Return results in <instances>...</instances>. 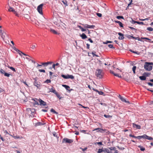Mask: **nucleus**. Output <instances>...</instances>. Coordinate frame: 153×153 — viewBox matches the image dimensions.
<instances>
[{
  "label": "nucleus",
  "instance_id": "338daca9",
  "mask_svg": "<svg viewBox=\"0 0 153 153\" xmlns=\"http://www.w3.org/2000/svg\"><path fill=\"white\" fill-rule=\"evenodd\" d=\"M86 45L87 46V48L88 49H89L90 48V45L88 44H87Z\"/></svg>",
  "mask_w": 153,
  "mask_h": 153
},
{
  "label": "nucleus",
  "instance_id": "c85d7f7f",
  "mask_svg": "<svg viewBox=\"0 0 153 153\" xmlns=\"http://www.w3.org/2000/svg\"><path fill=\"white\" fill-rule=\"evenodd\" d=\"M138 147L140 148V150L142 151H144L145 150V148L141 146H139Z\"/></svg>",
  "mask_w": 153,
  "mask_h": 153
},
{
  "label": "nucleus",
  "instance_id": "603ef678",
  "mask_svg": "<svg viewBox=\"0 0 153 153\" xmlns=\"http://www.w3.org/2000/svg\"><path fill=\"white\" fill-rule=\"evenodd\" d=\"M97 15L99 17H101L102 16V14L100 13H97Z\"/></svg>",
  "mask_w": 153,
  "mask_h": 153
},
{
  "label": "nucleus",
  "instance_id": "4d7b16f0",
  "mask_svg": "<svg viewBox=\"0 0 153 153\" xmlns=\"http://www.w3.org/2000/svg\"><path fill=\"white\" fill-rule=\"evenodd\" d=\"M80 149H82V150L83 151H84L86 150L87 149V147H85V148L84 149H83V148H80Z\"/></svg>",
  "mask_w": 153,
  "mask_h": 153
},
{
  "label": "nucleus",
  "instance_id": "72a5a7b5",
  "mask_svg": "<svg viewBox=\"0 0 153 153\" xmlns=\"http://www.w3.org/2000/svg\"><path fill=\"white\" fill-rule=\"evenodd\" d=\"M62 2H63V4H64L66 6H68V4H67V1H64L63 0L62 1Z\"/></svg>",
  "mask_w": 153,
  "mask_h": 153
},
{
  "label": "nucleus",
  "instance_id": "a19ab883",
  "mask_svg": "<svg viewBox=\"0 0 153 153\" xmlns=\"http://www.w3.org/2000/svg\"><path fill=\"white\" fill-rule=\"evenodd\" d=\"M39 71L40 72L45 73V71L44 69H39Z\"/></svg>",
  "mask_w": 153,
  "mask_h": 153
},
{
  "label": "nucleus",
  "instance_id": "20e7f679",
  "mask_svg": "<svg viewBox=\"0 0 153 153\" xmlns=\"http://www.w3.org/2000/svg\"><path fill=\"white\" fill-rule=\"evenodd\" d=\"M14 5H16V3L14 1L12 0H9L7 3V6L9 8L13 7L14 6Z\"/></svg>",
  "mask_w": 153,
  "mask_h": 153
},
{
  "label": "nucleus",
  "instance_id": "6ab92c4d",
  "mask_svg": "<svg viewBox=\"0 0 153 153\" xmlns=\"http://www.w3.org/2000/svg\"><path fill=\"white\" fill-rule=\"evenodd\" d=\"M6 34V33L4 32L1 34V37L3 39H4L5 38V35Z\"/></svg>",
  "mask_w": 153,
  "mask_h": 153
},
{
  "label": "nucleus",
  "instance_id": "774afa93",
  "mask_svg": "<svg viewBox=\"0 0 153 153\" xmlns=\"http://www.w3.org/2000/svg\"><path fill=\"white\" fill-rule=\"evenodd\" d=\"M26 59H27L29 61H30L31 60V59L27 57H26Z\"/></svg>",
  "mask_w": 153,
  "mask_h": 153
},
{
  "label": "nucleus",
  "instance_id": "ea45409f",
  "mask_svg": "<svg viewBox=\"0 0 153 153\" xmlns=\"http://www.w3.org/2000/svg\"><path fill=\"white\" fill-rule=\"evenodd\" d=\"M98 93L100 95H103L104 93L101 91H97Z\"/></svg>",
  "mask_w": 153,
  "mask_h": 153
},
{
  "label": "nucleus",
  "instance_id": "aec40b11",
  "mask_svg": "<svg viewBox=\"0 0 153 153\" xmlns=\"http://www.w3.org/2000/svg\"><path fill=\"white\" fill-rule=\"evenodd\" d=\"M80 36L82 37V39H85L87 38V36L86 35L83 33L81 36Z\"/></svg>",
  "mask_w": 153,
  "mask_h": 153
},
{
  "label": "nucleus",
  "instance_id": "6e6d98bb",
  "mask_svg": "<svg viewBox=\"0 0 153 153\" xmlns=\"http://www.w3.org/2000/svg\"><path fill=\"white\" fill-rule=\"evenodd\" d=\"M149 75V73H144L143 74V75H144L146 76H148Z\"/></svg>",
  "mask_w": 153,
  "mask_h": 153
},
{
  "label": "nucleus",
  "instance_id": "b1692460",
  "mask_svg": "<svg viewBox=\"0 0 153 153\" xmlns=\"http://www.w3.org/2000/svg\"><path fill=\"white\" fill-rule=\"evenodd\" d=\"M62 86L63 87H65V89L67 90H68V88H70V87L68 86L65 85H63Z\"/></svg>",
  "mask_w": 153,
  "mask_h": 153
},
{
  "label": "nucleus",
  "instance_id": "39448f33",
  "mask_svg": "<svg viewBox=\"0 0 153 153\" xmlns=\"http://www.w3.org/2000/svg\"><path fill=\"white\" fill-rule=\"evenodd\" d=\"M73 142V140L71 139H69L67 138H64L62 140V143H64L65 142V143H71Z\"/></svg>",
  "mask_w": 153,
  "mask_h": 153
},
{
  "label": "nucleus",
  "instance_id": "0eeeda50",
  "mask_svg": "<svg viewBox=\"0 0 153 153\" xmlns=\"http://www.w3.org/2000/svg\"><path fill=\"white\" fill-rule=\"evenodd\" d=\"M62 76L64 79H68L70 78L71 79H73L74 78V77L72 75H62Z\"/></svg>",
  "mask_w": 153,
  "mask_h": 153
},
{
  "label": "nucleus",
  "instance_id": "f03ea898",
  "mask_svg": "<svg viewBox=\"0 0 153 153\" xmlns=\"http://www.w3.org/2000/svg\"><path fill=\"white\" fill-rule=\"evenodd\" d=\"M95 74L96 76L100 79L102 78L103 75L102 70L100 69H97L96 71Z\"/></svg>",
  "mask_w": 153,
  "mask_h": 153
},
{
  "label": "nucleus",
  "instance_id": "79ce46f5",
  "mask_svg": "<svg viewBox=\"0 0 153 153\" xmlns=\"http://www.w3.org/2000/svg\"><path fill=\"white\" fill-rule=\"evenodd\" d=\"M10 69H11L13 71H15V72L16 71V70L15 69L13 68V67H8Z\"/></svg>",
  "mask_w": 153,
  "mask_h": 153
},
{
  "label": "nucleus",
  "instance_id": "f257e3e1",
  "mask_svg": "<svg viewBox=\"0 0 153 153\" xmlns=\"http://www.w3.org/2000/svg\"><path fill=\"white\" fill-rule=\"evenodd\" d=\"M23 6H20L19 7H16V10L14 9L13 7L8 8V11L9 12H13L16 16H18V13H20L21 11L23 10Z\"/></svg>",
  "mask_w": 153,
  "mask_h": 153
},
{
  "label": "nucleus",
  "instance_id": "8fccbe9b",
  "mask_svg": "<svg viewBox=\"0 0 153 153\" xmlns=\"http://www.w3.org/2000/svg\"><path fill=\"white\" fill-rule=\"evenodd\" d=\"M13 138L15 139L19 138L20 137L19 136H12Z\"/></svg>",
  "mask_w": 153,
  "mask_h": 153
},
{
  "label": "nucleus",
  "instance_id": "4c0bfd02",
  "mask_svg": "<svg viewBox=\"0 0 153 153\" xmlns=\"http://www.w3.org/2000/svg\"><path fill=\"white\" fill-rule=\"evenodd\" d=\"M0 72L1 74H4L5 71L2 69H0Z\"/></svg>",
  "mask_w": 153,
  "mask_h": 153
},
{
  "label": "nucleus",
  "instance_id": "052dcab7",
  "mask_svg": "<svg viewBox=\"0 0 153 153\" xmlns=\"http://www.w3.org/2000/svg\"><path fill=\"white\" fill-rule=\"evenodd\" d=\"M56 66H57L58 67H59V64L58 63H56V64H55Z\"/></svg>",
  "mask_w": 153,
  "mask_h": 153
},
{
  "label": "nucleus",
  "instance_id": "412c9836",
  "mask_svg": "<svg viewBox=\"0 0 153 153\" xmlns=\"http://www.w3.org/2000/svg\"><path fill=\"white\" fill-rule=\"evenodd\" d=\"M139 78L141 80H145L146 79V77L144 76H140Z\"/></svg>",
  "mask_w": 153,
  "mask_h": 153
},
{
  "label": "nucleus",
  "instance_id": "473e14b6",
  "mask_svg": "<svg viewBox=\"0 0 153 153\" xmlns=\"http://www.w3.org/2000/svg\"><path fill=\"white\" fill-rule=\"evenodd\" d=\"M104 117L105 118H109V117H112V116L110 115H107L106 114L104 115Z\"/></svg>",
  "mask_w": 153,
  "mask_h": 153
},
{
  "label": "nucleus",
  "instance_id": "49530a36",
  "mask_svg": "<svg viewBox=\"0 0 153 153\" xmlns=\"http://www.w3.org/2000/svg\"><path fill=\"white\" fill-rule=\"evenodd\" d=\"M4 75L6 76L9 77L10 76V74L8 73L5 72L4 74Z\"/></svg>",
  "mask_w": 153,
  "mask_h": 153
},
{
  "label": "nucleus",
  "instance_id": "6e6552de",
  "mask_svg": "<svg viewBox=\"0 0 153 153\" xmlns=\"http://www.w3.org/2000/svg\"><path fill=\"white\" fill-rule=\"evenodd\" d=\"M53 22L54 24L57 26H60V23L62 22L61 21H58L55 18L54 19Z\"/></svg>",
  "mask_w": 153,
  "mask_h": 153
},
{
  "label": "nucleus",
  "instance_id": "9b49d317",
  "mask_svg": "<svg viewBox=\"0 0 153 153\" xmlns=\"http://www.w3.org/2000/svg\"><path fill=\"white\" fill-rule=\"evenodd\" d=\"M35 81L34 82V85L36 86L37 88H39L40 86V84L39 82H38L36 79H34Z\"/></svg>",
  "mask_w": 153,
  "mask_h": 153
},
{
  "label": "nucleus",
  "instance_id": "864d4df0",
  "mask_svg": "<svg viewBox=\"0 0 153 153\" xmlns=\"http://www.w3.org/2000/svg\"><path fill=\"white\" fill-rule=\"evenodd\" d=\"M129 28L131 29L132 30H134L135 31H136V29L135 28L133 27H129Z\"/></svg>",
  "mask_w": 153,
  "mask_h": 153
},
{
  "label": "nucleus",
  "instance_id": "5701e85b",
  "mask_svg": "<svg viewBox=\"0 0 153 153\" xmlns=\"http://www.w3.org/2000/svg\"><path fill=\"white\" fill-rule=\"evenodd\" d=\"M50 31L51 32H52V33H53L54 34H58V33H57V32H56L55 30H54L53 29H50Z\"/></svg>",
  "mask_w": 153,
  "mask_h": 153
},
{
  "label": "nucleus",
  "instance_id": "bb28decb",
  "mask_svg": "<svg viewBox=\"0 0 153 153\" xmlns=\"http://www.w3.org/2000/svg\"><path fill=\"white\" fill-rule=\"evenodd\" d=\"M136 66H133L132 68V71H133V73L134 74H135V70L136 69Z\"/></svg>",
  "mask_w": 153,
  "mask_h": 153
},
{
  "label": "nucleus",
  "instance_id": "0e129e2a",
  "mask_svg": "<svg viewBox=\"0 0 153 153\" xmlns=\"http://www.w3.org/2000/svg\"><path fill=\"white\" fill-rule=\"evenodd\" d=\"M123 102L127 103H129V102L128 101L126 100L125 99Z\"/></svg>",
  "mask_w": 153,
  "mask_h": 153
},
{
  "label": "nucleus",
  "instance_id": "09e8293b",
  "mask_svg": "<svg viewBox=\"0 0 153 153\" xmlns=\"http://www.w3.org/2000/svg\"><path fill=\"white\" fill-rule=\"evenodd\" d=\"M95 144H97L98 145H102V142H97V143H95Z\"/></svg>",
  "mask_w": 153,
  "mask_h": 153
},
{
  "label": "nucleus",
  "instance_id": "a18cd8bd",
  "mask_svg": "<svg viewBox=\"0 0 153 153\" xmlns=\"http://www.w3.org/2000/svg\"><path fill=\"white\" fill-rule=\"evenodd\" d=\"M55 94L56 95L57 97L58 98H59V99H60L61 98V97H60V95L59 94L57 93Z\"/></svg>",
  "mask_w": 153,
  "mask_h": 153
},
{
  "label": "nucleus",
  "instance_id": "58836bf2",
  "mask_svg": "<svg viewBox=\"0 0 153 153\" xmlns=\"http://www.w3.org/2000/svg\"><path fill=\"white\" fill-rule=\"evenodd\" d=\"M147 135L146 134H144L142 136H141V138L146 139Z\"/></svg>",
  "mask_w": 153,
  "mask_h": 153
},
{
  "label": "nucleus",
  "instance_id": "2f4dec72",
  "mask_svg": "<svg viewBox=\"0 0 153 153\" xmlns=\"http://www.w3.org/2000/svg\"><path fill=\"white\" fill-rule=\"evenodd\" d=\"M102 152H103V149H98L97 152L98 153H100Z\"/></svg>",
  "mask_w": 153,
  "mask_h": 153
},
{
  "label": "nucleus",
  "instance_id": "9d476101",
  "mask_svg": "<svg viewBox=\"0 0 153 153\" xmlns=\"http://www.w3.org/2000/svg\"><path fill=\"white\" fill-rule=\"evenodd\" d=\"M53 63L52 62H42L41 64L44 67H46L49 64H51Z\"/></svg>",
  "mask_w": 153,
  "mask_h": 153
},
{
  "label": "nucleus",
  "instance_id": "c03bdc74",
  "mask_svg": "<svg viewBox=\"0 0 153 153\" xmlns=\"http://www.w3.org/2000/svg\"><path fill=\"white\" fill-rule=\"evenodd\" d=\"M108 46L109 48H114V47H113V45L111 44H109L108 45Z\"/></svg>",
  "mask_w": 153,
  "mask_h": 153
},
{
  "label": "nucleus",
  "instance_id": "7ed1b4c3",
  "mask_svg": "<svg viewBox=\"0 0 153 153\" xmlns=\"http://www.w3.org/2000/svg\"><path fill=\"white\" fill-rule=\"evenodd\" d=\"M152 63L146 62L145 64L144 65V68L146 70L150 71L152 70V67L151 65H152Z\"/></svg>",
  "mask_w": 153,
  "mask_h": 153
},
{
  "label": "nucleus",
  "instance_id": "cd10ccee",
  "mask_svg": "<svg viewBox=\"0 0 153 153\" xmlns=\"http://www.w3.org/2000/svg\"><path fill=\"white\" fill-rule=\"evenodd\" d=\"M51 112H53V113L56 114H58V113L56 112L55 110H54L53 108H52L51 110Z\"/></svg>",
  "mask_w": 153,
  "mask_h": 153
},
{
  "label": "nucleus",
  "instance_id": "a211bd4d",
  "mask_svg": "<svg viewBox=\"0 0 153 153\" xmlns=\"http://www.w3.org/2000/svg\"><path fill=\"white\" fill-rule=\"evenodd\" d=\"M114 22L118 23L120 27H123V25L120 22L118 21L114 20Z\"/></svg>",
  "mask_w": 153,
  "mask_h": 153
},
{
  "label": "nucleus",
  "instance_id": "7c9ffc66",
  "mask_svg": "<svg viewBox=\"0 0 153 153\" xmlns=\"http://www.w3.org/2000/svg\"><path fill=\"white\" fill-rule=\"evenodd\" d=\"M116 18L117 19H124V17L123 16H117L116 17Z\"/></svg>",
  "mask_w": 153,
  "mask_h": 153
},
{
  "label": "nucleus",
  "instance_id": "423d86ee",
  "mask_svg": "<svg viewBox=\"0 0 153 153\" xmlns=\"http://www.w3.org/2000/svg\"><path fill=\"white\" fill-rule=\"evenodd\" d=\"M43 5V4H41L37 7V11L41 14H42V9Z\"/></svg>",
  "mask_w": 153,
  "mask_h": 153
},
{
  "label": "nucleus",
  "instance_id": "680f3d73",
  "mask_svg": "<svg viewBox=\"0 0 153 153\" xmlns=\"http://www.w3.org/2000/svg\"><path fill=\"white\" fill-rule=\"evenodd\" d=\"M55 65L54 64H53L52 65V68H53L54 70L55 69Z\"/></svg>",
  "mask_w": 153,
  "mask_h": 153
},
{
  "label": "nucleus",
  "instance_id": "de8ad7c7",
  "mask_svg": "<svg viewBox=\"0 0 153 153\" xmlns=\"http://www.w3.org/2000/svg\"><path fill=\"white\" fill-rule=\"evenodd\" d=\"M112 42L111 41H107L106 42H103V43L104 44H107L108 43H111Z\"/></svg>",
  "mask_w": 153,
  "mask_h": 153
},
{
  "label": "nucleus",
  "instance_id": "bf43d9fd",
  "mask_svg": "<svg viewBox=\"0 0 153 153\" xmlns=\"http://www.w3.org/2000/svg\"><path fill=\"white\" fill-rule=\"evenodd\" d=\"M92 54L93 56H96L97 57H98L99 56L95 54L94 53H93V52H92Z\"/></svg>",
  "mask_w": 153,
  "mask_h": 153
},
{
  "label": "nucleus",
  "instance_id": "37998d69",
  "mask_svg": "<svg viewBox=\"0 0 153 153\" xmlns=\"http://www.w3.org/2000/svg\"><path fill=\"white\" fill-rule=\"evenodd\" d=\"M43 125V124L41 122H38V123H37L36 124V126H40V125Z\"/></svg>",
  "mask_w": 153,
  "mask_h": 153
},
{
  "label": "nucleus",
  "instance_id": "2eb2a0df",
  "mask_svg": "<svg viewBox=\"0 0 153 153\" xmlns=\"http://www.w3.org/2000/svg\"><path fill=\"white\" fill-rule=\"evenodd\" d=\"M110 72L111 74H113L114 76L118 77L119 78H121L122 76L121 75H119L118 74L114 73L113 71L110 70Z\"/></svg>",
  "mask_w": 153,
  "mask_h": 153
},
{
  "label": "nucleus",
  "instance_id": "f8f14e48",
  "mask_svg": "<svg viewBox=\"0 0 153 153\" xmlns=\"http://www.w3.org/2000/svg\"><path fill=\"white\" fill-rule=\"evenodd\" d=\"M84 27L85 28H94L95 27L94 25H90L88 24H85L84 25Z\"/></svg>",
  "mask_w": 153,
  "mask_h": 153
},
{
  "label": "nucleus",
  "instance_id": "5fc2aeb1",
  "mask_svg": "<svg viewBox=\"0 0 153 153\" xmlns=\"http://www.w3.org/2000/svg\"><path fill=\"white\" fill-rule=\"evenodd\" d=\"M147 83L149 85L151 86H152L153 85V84L149 82H147Z\"/></svg>",
  "mask_w": 153,
  "mask_h": 153
},
{
  "label": "nucleus",
  "instance_id": "f704fd0d",
  "mask_svg": "<svg viewBox=\"0 0 153 153\" xmlns=\"http://www.w3.org/2000/svg\"><path fill=\"white\" fill-rule=\"evenodd\" d=\"M119 98L123 102L124 100L125 99L122 97L120 95H119Z\"/></svg>",
  "mask_w": 153,
  "mask_h": 153
},
{
  "label": "nucleus",
  "instance_id": "e433bc0d",
  "mask_svg": "<svg viewBox=\"0 0 153 153\" xmlns=\"http://www.w3.org/2000/svg\"><path fill=\"white\" fill-rule=\"evenodd\" d=\"M147 29L149 31H152L153 30V28L151 27H149L147 28Z\"/></svg>",
  "mask_w": 153,
  "mask_h": 153
},
{
  "label": "nucleus",
  "instance_id": "a878e982",
  "mask_svg": "<svg viewBox=\"0 0 153 153\" xmlns=\"http://www.w3.org/2000/svg\"><path fill=\"white\" fill-rule=\"evenodd\" d=\"M78 27L82 31H85L86 30L85 29H84L82 27L80 26H78Z\"/></svg>",
  "mask_w": 153,
  "mask_h": 153
},
{
  "label": "nucleus",
  "instance_id": "393cba45",
  "mask_svg": "<svg viewBox=\"0 0 153 153\" xmlns=\"http://www.w3.org/2000/svg\"><path fill=\"white\" fill-rule=\"evenodd\" d=\"M36 46H37V44L36 43H34V45H31L32 46L31 47V48L32 49H34L36 48Z\"/></svg>",
  "mask_w": 153,
  "mask_h": 153
},
{
  "label": "nucleus",
  "instance_id": "ddd939ff",
  "mask_svg": "<svg viewBox=\"0 0 153 153\" xmlns=\"http://www.w3.org/2000/svg\"><path fill=\"white\" fill-rule=\"evenodd\" d=\"M118 34L120 36L118 37L119 39L120 40L123 39L124 38L123 36V34L121 33H118Z\"/></svg>",
  "mask_w": 153,
  "mask_h": 153
},
{
  "label": "nucleus",
  "instance_id": "c9c22d12",
  "mask_svg": "<svg viewBox=\"0 0 153 153\" xmlns=\"http://www.w3.org/2000/svg\"><path fill=\"white\" fill-rule=\"evenodd\" d=\"M136 22V23H137L139 25H143L144 24V23L143 22L137 21V22Z\"/></svg>",
  "mask_w": 153,
  "mask_h": 153
},
{
  "label": "nucleus",
  "instance_id": "4be33fe9",
  "mask_svg": "<svg viewBox=\"0 0 153 153\" xmlns=\"http://www.w3.org/2000/svg\"><path fill=\"white\" fill-rule=\"evenodd\" d=\"M50 91L52 92L55 94L57 93L56 90L52 88L50 89Z\"/></svg>",
  "mask_w": 153,
  "mask_h": 153
},
{
  "label": "nucleus",
  "instance_id": "dca6fc26",
  "mask_svg": "<svg viewBox=\"0 0 153 153\" xmlns=\"http://www.w3.org/2000/svg\"><path fill=\"white\" fill-rule=\"evenodd\" d=\"M96 130H98L97 132H103V131L105 130L103 129L100 128H97L95 129L94 130H93V131H96Z\"/></svg>",
  "mask_w": 153,
  "mask_h": 153
},
{
  "label": "nucleus",
  "instance_id": "f3484780",
  "mask_svg": "<svg viewBox=\"0 0 153 153\" xmlns=\"http://www.w3.org/2000/svg\"><path fill=\"white\" fill-rule=\"evenodd\" d=\"M103 152L104 153H113L112 152H110L109 150L107 149H104Z\"/></svg>",
  "mask_w": 153,
  "mask_h": 153
},
{
  "label": "nucleus",
  "instance_id": "4468645a",
  "mask_svg": "<svg viewBox=\"0 0 153 153\" xmlns=\"http://www.w3.org/2000/svg\"><path fill=\"white\" fill-rule=\"evenodd\" d=\"M132 125H133V127L134 128H136L138 129H140L141 128L140 126L139 125H137L134 123H133L132 124Z\"/></svg>",
  "mask_w": 153,
  "mask_h": 153
},
{
  "label": "nucleus",
  "instance_id": "c756f323",
  "mask_svg": "<svg viewBox=\"0 0 153 153\" xmlns=\"http://www.w3.org/2000/svg\"><path fill=\"white\" fill-rule=\"evenodd\" d=\"M148 140H153V138L152 137L149 136L147 135V137H146V139Z\"/></svg>",
  "mask_w": 153,
  "mask_h": 153
},
{
  "label": "nucleus",
  "instance_id": "e2e57ef3",
  "mask_svg": "<svg viewBox=\"0 0 153 153\" xmlns=\"http://www.w3.org/2000/svg\"><path fill=\"white\" fill-rule=\"evenodd\" d=\"M136 138H138V139H141V136L136 137Z\"/></svg>",
  "mask_w": 153,
  "mask_h": 153
},
{
  "label": "nucleus",
  "instance_id": "3c124183",
  "mask_svg": "<svg viewBox=\"0 0 153 153\" xmlns=\"http://www.w3.org/2000/svg\"><path fill=\"white\" fill-rule=\"evenodd\" d=\"M51 81L50 79H47L45 81V82L47 83H49L51 82Z\"/></svg>",
  "mask_w": 153,
  "mask_h": 153
},
{
  "label": "nucleus",
  "instance_id": "13d9d810",
  "mask_svg": "<svg viewBox=\"0 0 153 153\" xmlns=\"http://www.w3.org/2000/svg\"><path fill=\"white\" fill-rule=\"evenodd\" d=\"M79 105H81L83 108H88V109L89 108L88 107H84V106H82V105L81 104H79Z\"/></svg>",
  "mask_w": 153,
  "mask_h": 153
},
{
  "label": "nucleus",
  "instance_id": "69168bd1",
  "mask_svg": "<svg viewBox=\"0 0 153 153\" xmlns=\"http://www.w3.org/2000/svg\"><path fill=\"white\" fill-rule=\"evenodd\" d=\"M127 37L128 38L130 39L132 37L131 36H130V35H128V36H127Z\"/></svg>",
  "mask_w": 153,
  "mask_h": 153
},
{
  "label": "nucleus",
  "instance_id": "1a4fd4ad",
  "mask_svg": "<svg viewBox=\"0 0 153 153\" xmlns=\"http://www.w3.org/2000/svg\"><path fill=\"white\" fill-rule=\"evenodd\" d=\"M39 101L40 103V105L41 106H45L46 105V102L39 99Z\"/></svg>",
  "mask_w": 153,
  "mask_h": 153
}]
</instances>
